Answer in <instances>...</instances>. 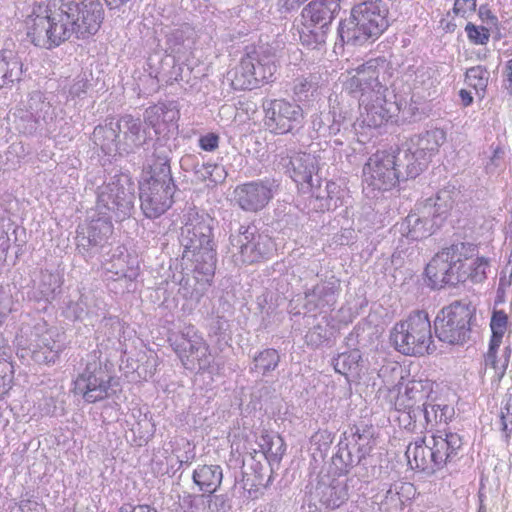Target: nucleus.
Wrapping results in <instances>:
<instances>
[{
  "instance_id": "nucleus-1",
  "label": "nucleus",
  "mask_w": 512,
  "mask_h": 512,
  "mask_svg": "<svg viewBox=\"0 0 512 512\" xmlns=\"http://www.w3.org/2000/svg\"><path fill=\"white\" fill-rule=\"evenodd\" d=\"M100 0H60L57 10L46 15H31L27 21V38L35 46L52 49L71 36L86 39L96 34L103 21Z\"/></svg>"
},
{
  "instance_id": "nucleus-2",
  "label": "nucleus",
  "mask_w": 512,
  "mask_h": 512,
  "mask_svg": "<svg viewBox=\"0 0 512 512\" xmlns=\"http://www.w3.org/2000/svg\"><path fill=\"white\" fill-rule=\"evenodd\" d=\"M384 68L385 61L369 60L347 82V89L359 97V104L365 109L363 122L369 127L382 126L402 110V101L379 80Z\"/></svg>"
},
{
  "instance_id": "nucleus-3",
  "label": "nucleus",
  "mask_w": 512,
  "mask_h": 512,
  "mask_svg": "<svg viewBox=\"0 0 512 512\" xmlns=\"http://www.w3.org/2000/svg\"><path fill=\"white\" fill-rule=\"evenodd\" d=\"M214 219L208 214L196 213L181 228L179 237L183 247V258L194 262V270L206 277H212L216 269V252L213 243Z\"/></svg>"
},
{
  "instance_id": "nucleus-4",
  "label": "nucleus",
  "mask_w": 512,
  "mask_h": 512,
  "mask_svg": "<svg viewBox=\"0 0 512 512\" xmlns=\"http://www.w3.org/2000/svg\"><path fill=\"white\" fill-rule=\"evenodd\" d=\"M388 13L383 0H367L354 6L350 17L338 27L341 41L354 46L374 42L389 26Z\"/></svg>"
},
{
  "instance_id": "nucleus-5",
  "label": "nucleus",
  "mask_w": 512,
  "mask_h": 512,
  "mask_svg": "<svg viewBox=\"0 0 512 512\" xmlns=\"http://www.w3.org/2000/svg\"><path fill=\"white\" fill-rule=\"evenodd\" d=\"M476 254L477 246L468 242H457L443 248L425 268L428 286L432 289H441L466 282L467 261Z\"/></svg>"
},
{
  "instance_id": "nucleus-6",
  "label": "nucleus",
  "mask_w": 512,
  "mask_h": 512,
  "mask_svg": "<svg viewBox=\"0 0 512 512\" xmlns=\"http://www.w3.org/2000/svg\"><path fill=\"white\" fill-rule=\"evenodd\" d=\"M135 183L124 173L112 176L96 190V211L99 215L115 221L132 216L135 209Z\"/></svg>"
},
{
  "instance_id": "nucleus-7",
  "label": "nucleus",
  "mask_w": 512,
  "mask_h": 512,
  "mask_svg": "<svg viewBox=\"0 0 512 512\" xmlns=\"http://www.w3.org/2000/svg\"><path fill=\"white\" fill-rule=\"evenodd\" d=\"M100 357V351L94 350L88 354L85 369L74 381L75 394L91 404L112 397L119 386L113 372Z\"/></svg>"
},
{
  "instance_id": "nucleus-8",
  "label": "nucleus",
  "mask_w": 512,
  "mask_h": 512,
  "mask_svg": "<svg viewBox=\"0 0 512 512\" xmlns=\"http://www.w3.org/2000/svg\"><path fill=\"white\" fill-rule=\"evenodd\" d=\"M394 348L408 356H423L430 352L432 330L428 314L416 311L403 321L396 323L390 332Z\"/></svg>"
},
{
  "instance_id": "nucleus-9",
  "label": "nucleus",
  "mask_w": 512,
  "mask_h": 512,
  "mask_svg": "<svg viewBox=\"0 0 512 512\" xmlns=\"http://www.w3.org/2000/svg\"><path fill=\"white\" fill-rule=\"evenodd\" d=\"M475 308L468 303L454 301L442 308L434 320L436 337L450 345H464L471 337V321Z\"/></svg>"
},
{
  "instance_id": "nucleus-10",
  "label": "nucleus",
  "mask_w": 512,
  "mask_h": 512,
  "mask_svg": "<svg viewBox=\"0 0 512 512\" xmlns=\"http://www.w3.org/2000/svg\"><path fill=\"white\" fill-rule=\"evenodd\" d=\"M350 438L347 437V432L343 434L337 447L338 450L332 457V462L341 474H347L349 471L357 466L358 470L356 475L362 479H368L374 476L375 467L371 465V473L368 471L369 461L367 456L370 454L372 447L368 443H360L365 438L359 432V429H350Z\"/></svg>"
},
{
  "instance_id": "nucleus-11",
  "label": "nucleus",
  "mask_w": 512,
  "mask_h": 512,
  "mask_svg": "<svg viewBox=\"0 0 512 512\" xmlns=\"http://www.w3.org/2000/svg\"><path fill=\"white\" fill-rule=\"evenodd\" d=\"M277 70L275 55L260 48L243 57L235 68L231 84L236 90H252L268 82Z\"/></svg>"
},
{
  "instance_id": "nucleus-12",
  "label": "nucleus",
  "mask_w": 512,
  "mask_h": 512,
  "mask_svg": "<svg viewBox=\"0 0 512 512\" xmlns=\"http://www.w3.org/2000/svg\"><path fill=\"white\" fill-rule=\"evenodd\" d=\"M140 208L149 219L164 214L173 204L176 185L172 175L155 174L139 185Z\"/></svg>"
},
{
  "instance_id": "nucleus-13",
  "label": "nucleus",
  "mask_w": 512,
  "mask_h": 512,
  "mask_svg": "<svg viewBox=\"0 0 512 512\" xmlns=\"http://www.w3.org/2000/svg\"><path fill=\"white\" fill-rule=\"evenodd\" d=\"M230 243L237 252L233 253L238 264H254L270 258L275 248L267 234L260 233L256 226H240L237 234L230 236Z\"/></svg>"
},
{
  "instance_id": "nucleus-14",
  "label": "nucleus",
  "mask_w": 512,
  "mask_h": 512,
  "mask_svg": "<svg viewBox=\"0 0 512 512\" xmlns=\"http://www.w3.org/2000/svg\"><path fill=\"white\" fill-rule=\"evenodd\" d=\"M264 125L274 134H287L301 127L303 109L284 99H265L262 103Z\"/></svg>"
},
{
  "instance_id": "nucleus-15",
  "label": "nucleus",
  "mask_w": 512,
  "mask_h": 512,
  "mask_svg": "<svg viewBox=\"0 0 512 512\" xmlns=\"http://www.w3.org/2000/svg\"><path fill=\"white\" fill-rule=\"evenodd\" d=\"M31 337V343L28 348L22 349L21 357L30 355L38 364H55L65 349L63 334L55 328L44 329L43 326H37Z\"/></svg>"
},
{
  "instance_id": "nucleus-16",
  "label": "nucleus",
  "mask_w": 512,
  "mask_h": 512,
  "mask_svg": "<svg viewBox=\"0 0 512 512\" xmlns=\"http://www.w3.org/2000/svg\"><path fill=\"white\" fill-rule=\"evenodd\" d=\"M279 183L275 179L265 178L249 181L235 187V203L240 209L249 213L263 210L273 199Z\"/></svg>"
},
{
  "instance_id": "nucleus-17",
  "label": "nucleus",
  "mask_w": 512,
  "mask_h": 512,
  "mask_svg": "<svg viewBox=\"0 0 512 512\" xmlns=\"http://www.w3.org/2000/svg\"><path fill=\"white\" fill-rule=\"evenodd\" d=\"M363 182L373 190L387 191L400 182L392 154L377 152L363 168Z\"/></svg>"
},
{
  "instance_id": "nucleus-18",
  "label": "nucleus",
  "mask_w": 512,
  "mask_h": 512,
  "mask_svg": "<svg viewBox=\"0 0 512 512\" xmlns=\"http://www.w3.org/2000/svg\"><path fill=\"white\" fill-rule=\"evenodd\" d=\"M113 233L112 220L99 217L93 219L86 229L77 231L76 246L82 256H93L102 249Z\"/></svg>"
},
{
  "instance_id": "nucleus-19",
  "label": "nucleus",
  "mask_w": 512,
  "mask_h": 512,
  "mask_svg": "<svg viewBox=\"0 0 512 512\" xmlns=\"http://www.w3.org/2000/svg\"><path fill=\"white\" fill-rule=\"evenodd\" d=\"M319 160L316 155L306 152H293L281 156L278 167L283 169L295 183L312 188L313 175L317 172Z\"/></svg>"
},
{
  "instance_id": "nucleus-20",
  "label": "nucleus",
  "mask_w": 512,
  "mask_h": 512,
  "mask_svg": "<svg viewBox=\"0 0 512 512\" xmlns=\"http://www.w3.org/2000/svg\"><path fill=\"white\" fill-rule=\"evenodd\" d=\"M340 290V280L335 276L322 280L304 292V307L308 312L334 309Z\"/></svg>"
},
{
  "instance_id": "nucleus-21",
  "label": "nucleus",
  "mask_w": 512,
  "mask_h": 512,
  "mask_svg": "<svg viewBox=\"0 0 512 512\" xmlns=\"http://www.w3.org/2000/svg\"><path fill=\"white\" fill-rule=\"evenodd\" d=\"M439 226L440 222L431 214H424V207L419 204L417 212L410 213L400 224H397L396 230L407 239L417 241L432 235Z\"/></svg>"
},
{
  "instance_id": "nucleus-22",
  "label": "nucleus",
  "mask_w": 512,
  "mask_h": 512,
  "mask_svg": "<svg viewBox=\"0 0 512 512\" xmlns=\"http://www.w3.org/2000/svg\"><path fill=\"white\" fill-rule=\"evenodd\" d=\"M397 174H399L400 181L408 179H415L427 167V158L420 157L410 146L405 142L401 144L396 151L391 152Z\"/></svg>"
},
{
  "instance_id": "nucleus-23",
  "label": "nucleus",
  "mask_w": 512,
  "mask_h": 512,
  "mask_svg": "<svg viewBox=\"0 0 512 512\" xmlns=\"http://www.w3.org/2000/svg\"><path fill=\"white\" fill-rule=\"evenodd\" d=\"M340 11L339 0H313L301 12L304 21L327 30Z\"/></svg>"
},
{
  "instance_id": "nucleus-24",
  "label": "nucleus",
  "mask_w": 512,
  "mask_h": 512,
  "mask_svg": "<svg viewBox=\"0 0 512 512\" xmlns=\"http://www.w3.org/2000/svg\"><path fill=\"white\" fill-rule=\"evenodd\" d=\"M462 445L461 436L454 432H445L443 435L433 436L432 450L434 451V456L432 458L439 469L458 458Z\"/></svg>"
},
{
  "instance_id": "nucleus-25",
  "label": "nucleus",
  "mask_w": 512,
  "mask_h": 512,
  "mask_svg": "<svg viewBox=\"0 0 512 512\" xmlns=\"http://www.w3.org/2000/svg\"><path fill=\"white\" fill-rule=\"evenodd\" d=\"M459 197L460 190L454 185H447L440 189L434 198H428L420 204L424 207V214H431L441 223Z\"/></svg>"
},
{
  "instance_id": "nucleus-26",
  "label": "nucleus",
  "mask_w": 512,
  "mask_h": 512,
  "mask_svg": "<svg viewBox=\"0 0 512 512\" xmlns=\"http://www.w3.org/2000/svg\"><path fill=\"white\" fill-rule=\"evenodd\" d=\"M117 129L123 134L121 151L131 153L141 147L146 141V130L139 118L124 115L117 120Z\"/></svg>"
},
{
  "instance_id": "nucleus-27",
  "label": "nucleus",
  "mask_w": 512,
  "mask_h": 512,
  "mask_svg": "<svg viewBox=\"0 0 512 512\" xmlns=\"http://www.w3.org/2000/svg\"><path fill=\"white\" fill-rule=\"evenodd\" d=\"M446 136L443 130L434 129L414 135L405 143L420 157L427 158L430 163L432 157L439 151V147L445 142Z\"/></svg>"
},
{
  "instance_id": "nucleus-28",
  "label": "nucleus",
  "mask_w": 512,
  "mask_h": 512,
  "mask_svg": "<svg viewBox=\"0 0 512 512\" xmlns=\"http://www.w3.org/2000/svg\"><path fill=\"white\" fill-rule=\"evenodd\" d=\"M405 455L412 468L428 472L439 470L435 460L432 458L434 456L432 446L425 445L424 439L410 443L407 446Z\"/></svg>"
},
{
  "instance_id": "nucleus-29",
  "label": "nucleus",
  "mask_w": 512,
  "mask_h": 512,
  "mask_svg": "<svg viewBox=\"0 0 512 512\" xmlns=\"http://www.w3.org/2000/svg\"><path fill=\"white\" fill-rule=\"evenodd\" d=\"M28 108L31 113L29 115L31 119L27 121V125H20V129L24 133H33L41 120L46 122L48 119L51 120L53 118L52 106L43 99V95L40 92H34L30 96ZM21 124H24V121Z\"/></svg>"
},
{
  "instance_id": "nucleus-30",
  "label": "nucleus",
  "mask_w": 512,
  "mask_h": 512,
  "mask_svg": "<svg viewBox=\"0 0 512 512\" xmlns=\"http://www.w3.org/2000/svg\"><path fill=\"white\" fill-rule=\"evenodd\" d=\"M23 63L16 52L0 51V89L12 86L21 80Z\"/></svg>"
},
{
  "instance_id": "nucleus-31",
  "label": "nucleus",
  "mask_w": 512,
  "mask_h": 512,
  "mask_svg": "<svg viewBox=\"0 0 512 512\" xmlns=\"http://www.w3.org/2000/svg\"><path fill=\"white\" fill-rule=\"evenodd\" d=\"M93 140L94 143L100 146L101 150L107 155H111L116 152H123L121 151L122 142L119 130L117 129V121H110L103 126L100 125L95 127L93 131Z\"/></svg>"
},
{
  "instance_id": "nucleus-32",
  "label": "nucleus",
  "mask_w": 512,
  "mask_h": 512,
  "mask_svg": "<svg viewBox=\"0 0 512 512\" xmlns=\"http://www.w3.org/2000/svg\"><path fill=\"white\" fill-rule=\"evenodd\" d=\"M317 496L322 505L328 509H336L349 498L348 487L345 483L333 480L330 484H319L316 488Z\"/></svg>"
},
{
  "instance_id": "nucleus-33",
  "label": "nucleus",
  "mask_w": 512,
  "mask_h": 512,
  "mask_svg": "<svg viewBox=\"0 0 512 512\" xmlns=\"http://www.w3.org/2000/svg\"><path fill=\"white\" fill-rule=\"evenodd\" d=\"M193 482L204 493L213 494L220 487L223 479L222 468L219 465H202L194 470Z\"/></svg>"
},
{
  "instance_id": "nucleus-34",
  "label": "nucleus",
  "mask_w": 512,
  "mask_h": 512,
  "mask_svg": "<svg viewBox=\"0 0 512 512\" xmlns=\"http://www.w3.org/2000/svg\"><path fill=\"white\" fill-rule=\"evenodd\" d=\"M430 386L421 380L409 381L405 391L399 394L395 401V408H413V405L427 402Z\"/></svg>"
},
{
  "instance_id": "nucleus-35",
  "label": "nucleus",
  "mask_w": 512,
  "mask_h": 512,
  "mask_svg": "<svg viewBox=\"0 0 512 512\" xmlns=\"http://www.w3.org/2000/svg\"><path fill=\"white\" fill-rule=\"evenodd\" d=\"M170 155L171 149L166 145L165 141L157 139L153 144L152 154L147 159L151 175H171Z\"/></svg>"
},
{
  "instance_id": "nucleus-36",
  "label": "nucleus",
  "mask_w": 512,
  "mask_h": 512,
  "mask_svg": "<svg viewBox=\"0 0 512 512\" xmlns=\"http://www.w3.org/2000/svg\"><path fill=\"white\" fill-rule=\"evenodd\" d=\"M279 362L280 355L277 350L272 348L264 349L253 357L250 372L260 373L266 376L278 367Z\"/></svg>"
},
{
  "instance_id": "nucleus-37",
  "label": "nucleus",
  "mask_w": 512,
  "mask_h": 512,
  "mask_svg": "<svg viewBox=\"0 0 512 512\" xmlns=\"http://www.w3.org/2000/svg\"><path fill=\"white\" fill-rule=\"evenodd\" d=\"M192 35L193 30L187 24L173 29L167 34V51L174 55L183 54L187 50V42Z\"/></svg>"
},
{
  "instance_id": "nucleus-38",
  "label": "nucleus",
  "mask_w": 512,
  "mask_h": 512,
  "mask_svg": "<svg viewBox=\"0 0 512 512\" xmlns=\"http://www.w3.org/2000/svg\"><path fill=\"white\" fill-rule=\"evenodd\" d=\"M303 26L304 28L300 31L302 45L312 50H320L326 42V29L311 25L306 21Z\"/></svg>"
},
{
  "instance_id": "nucleus-39",
  "label": "nucleus",
  "mask_w": 512,
  "mask_h": 512,
  "mask_svg": "<svg viewBox=\"0 0 512 512\" xmlns=\"http://www.w3.org/2000/svg\"><path fill=\"white\" fill-rule=\"evenodd\" d=\"M202 340L203 338L197 335L193 329H188L186 333H183L181 340L176 342L175 352L184 367L186 359H192V356H194L195 353V348L198 347V341Z\"/></svg>"
},
{
  "instance_id": "nucleus-40",
  "label": "nucleus",
  "mask_w": 512,
  "mask_h": 512,
  "mask_svg": "<svg viewBox=\"0 0 512 512\" xmlns=\"http://www.w3.org/2000/svg\"><path fill=\"white\" fill-rule=\"evenodd\" d=\"M490 78L489 71L481 65L468 68L465 73L466 83L476 90L481 97L484 96Z\"/></svg>"
},
{
  "instance_id": "nucleus-41",
  "label": "nucleus",
  "mask_w": 512,
  "mask_h": 512,
  "mask_svg": "<svg viewBox=\"0 0 512 512\" xmlns=\"http://www.w3.org/2000/svg\"><path fill=\"white\" fill-rule=\"evenodd\" d=\"M339 186L334 182H326L324 193L319 192L316 199L320 202L318 206L321 210H334L342 204L339 195Z\"/></svg>"
},
{
  "instance_id": "nucleus-42",
  "label": "nucleus",
  "mask_w": 512,
  "mask_h": 512,
  "mask_svg": "<svg viewBox=\"0 0 512 512\" xmlns=\"http://www.w3.org/2000/svg\"><path fill=\"white\" fill-rule=\"evenodd\" d=\"M360 360L361 355L359 350L344 352L339 354L335 359L334 367L338 373L346 375L348 373L357 372Z\"/></svg>"
},
{
  "instance_id": "nucleus-43",
  "label": "nucleus",
  "mask_w": 512,
  "mask_h": 512,
  "mask_svg": "<svg viewBox=\"0 0 512 512\" xmlns=\"http://www.w3.org/2000/svg\"><path fill=\"white\" fill-rule=\"evenodd\" d=\"M59 288L60 284L57 275L48 271L41 273L40 282L38 285L40 299L51 301L54 298L57 289Z\"/></svg>"
},
{
  "instance_id": "nucleus-44",
  "label": "nucleus",
  "mask_w": 512,
  "mask_h": 512,
  "mask_svg": "<svg viewBox=\"0 0 512 512\" xmlns=\"http://www.w3.org/2000/svg\"><path fill=\"white\" fill-rule=\"evenodd\" d=\"M317 89V83L312 77H299L294 80L293 92L298 101H309Z\"/></svg>"
},
{
  "instance_id": "nucleus-45",
  "label": "nucleus",
  "mask_w": 512,
  "mask_h": 512,
  "mask_svg": "<svg viewBox=\"0 0 512 512\" xmlns=\"http://www.w3.org/2000/svg\"><path fill=\"white\" fill-rule=\"evenodd\" d=\"M210 354L209 347L204 340L198 341V347L195 348L194 356L192 359H186L185 368L195 369L196 366L199 369L206 368L210 365Z\"/></svg>"
},
{
  "instance_id": "nucleus-46",
  "label": "nucleus",
  "mask_w": 512,
  "mask_h": 512,
  "mask_svg": "<svg viewBox=\"0 0 512 512\" xmlns=\"http://www.w3.org/2000/svg\"><path fill=\"white\" fill-rule=\"evenodd\" d=\"M488 267V260L484 257L472 258L467 261L466 271L467 280H471L473 283H481L486 279V269Z\"/></svg>"
},
{
  "instance_id": "nucleus-47",
  "label": "nucleus",
  "mask_w": 512,
  "mask_h": 512,
  "mask_svg": "<svg viewBox=\"0 0 512 512\" xmlns=\"http://www.w3.org/2000/svg\"><path fill=\"white\" fill-rule=\"evenodd\" d=\"M207 493H186L181 499V507L184 512H206Z\"/></svg>"
},
{
  "instance_id": "nucleus-48",
  "label": "nucleus",
  "mask_w": 512,
  "mask_h": 512,
  "mask_svg": "<svg viewBox=\"0 0 512 512\" xmlns=\"http://www.w3.org/2000/svg\"><path fill=\"white\" fill-rule=\"evenodd\" d=\"M103 329L108 343H110L113 348H117V346L121 345L122 325L118 318L110 317L105 319Z\"/></svg>"
},
{
  "instance_id": "nucleus-49",
  "label": "nucleus",
  "mask_w": 512,
  "mask_h": 512,
  "mask_svg": "<svg viewBox=\"0 0 512 512\" xmlns=\"http://www.w3.org/2000/svg\"><path fill=\"white\" fill-rule=\"evenodd\" d=\"M427 402L422 404L413 405V408H396L398 412H401V416L399 420L407 421L405 424V428L407 429H415L416 422L419 420L421 416L424 417V410H426Z\"/></svg>"
},
{
  "instance_id": "nucleus-50",
  "label": "nucleus",
  "mask_w": 512,
  "mask_h": 512,
  "mask_svg": "<svg viewBox=\"0 0 512 512\" xmlns=\"http://www.w3.org/2000/svg\"><path fill=\"white\" fill-rule=\"evenodd\" d=\"M465 32L469 41L475 45H486L490 39V30L485 26H477L468 22L465 26Z\"/></svg>"
},
{
  "instance_id": "nucleus-51",
  "label": "nucleus",
  "mask_w": 512,
  "mask_h": 512,
  "mask_svg": "<svg viewBox=\"0 0 512 512\" xmlns=\"http://www.w3.org/2000/svg\"><path fill=\"white\" fill-rule=\"evenodd\" d=\"M320 115H323V114L321 113ZM325 115H326L325 117H323V116H316V117H314V119H313V128L316 131L325 130L326 129L324 127L325 121L332 120L333 124L330 125L327 129H328L330 134H336L340 130V125L341 124H340V120H337L335 116L336 115H341V113H337L336 110L333 109L332 111H329Z\"/></svg>"
},
{
  "instance_id": "nucleus-52",
  "label": "nucleus",
  "mask_w": 512,
  "mask_h": 512,
  "mask_svg": "<svg viewBox=\"0 0 512 512\" xmlns=\"http://www.w3.org/2000/svg\"><path fill=\"white\" fill-rule=\"evenodd\" d=\"M13 374L11 359L0 361V398L11 389Z\"/></svg>"
},
{
  "instance_id": "nucleus-53",
  "label": "nucleus",
  "mask_w": 512,
  "mask_h": 512,
  "mask_svg": "<svg viewBox=\"0 0 512 512\" xmlns=\"http://www.w3.org/2000/svg\"><path fill=\"white\" fill-rule=\"evenodd\" d=\"M230 508L226 495L207 493L206 512H228Z\"/></svg>"
},
{
  "instance_id": "nucleus-54",
  "label": "nucleus",
  "mask_w": 512,
  "mask_h": 512,
  "mask_svg": "<svg viewBox=\"0 0 512 512\" xmlns=\"http://www.w3.org/2000/svg\"><path fill=\"white\" fill-rule=\"evenodd\" d=\"M501 341L499 340V336H492L489 342V348L487 353L485 354V366H490L494 370H501V365L499 366L498 363L500 362L497 359V351L500 347Z\"/></svg>"
},
{
  "instance_id": "nucleus-55",
  "label": "nucleus",
  "mask_w": 512,
  "mask_h": 512,
  "mask_svg": "<svg viewBox=\"0 0 512 512\" xmlns=\"http://www.w3.org/2000/svg\"><path fill=\"white\" fill-rule=\"evenodd\" d=\"M163 107L161 103L148 107L144 112V121L152 128L157 130L162 122Z\"/></svg>"
},
{
  "instance_id": "nucleus-56",
  "label": "nucleus",
  "mask_w": 512,
  "mask_h": 512,
  "mask_svg": "<svg viewBox=\"0 0 512 512\" xmlns=\"http://www.w3.org/2000/svg\"><path fill=\"white\" fill-rule=\"evenodd\" d=\"M283 440L281 437H276L275 440H271L270 443L266 442L265 457L272 461H280L284 454Z\"/></svg>"
},
{
  "instance_id": "nucleus-57",
  "label": "nucleus",
  "mask_w": 512,
  "mask_h": 512,
  "mask_svg": "<svg viewBox=\"0 0 512 512\" xmlns=\"http://www.w3.org/2000/svg\"><path fill=\"white\" fill-rule=\"evenodd\" d=\"M507 324V316L503 311H494L490 326L492 329V336H499V340H502L504 330Z\"/></svg>"
},
{
  "instance_id": "nucleus-58",
  "label": "nucleus",
  "mask_w": 512,
  "mask_h": 512,
  "mask_svg": "<svg viewBox=\"0 0 512 512\" xmlns=\"http://www.w3.org/2000/svg\"><path fill=\"white\" fill-rule=\"evenodd\" d=\"M500 418L501 430L505 441L508 442L512 434V413H510L509 407H505L501 410Z\"/></svg>"
},
{
  "instance_id": "nucleus-59",
  "label": "nucleus",
  "mask_w": 512,
  "mask_h": 512,
  "mask_svg": "<svg viewBox=\"0 0 512 512\" xmlns=\"http://www.w3.org/2000/svg\"><path fill=\"white\" fill-rule=\"evenodd\" d=\"M163 107L162 122L166 125H174L179 119V111L173 105V103L165 104L161 103Z\"/></svg>"
},
{
  "instance_id": "nucleus-60",
  "label": "nucleus",
  "mask_w": 512,
  "mask_h": 512,
  "mask_svg": "<svg viewBox=\"0 0 512 512\" xmlns=\"http://www.w3.org/2000/svg\"><path fill=\"white\" fill-rule=\"evenodd\" d=\"M219 136L215 133H208L199 138V146L204 151L212 152L218 148Z\"/></svg>"
},
{
  "instance_id": "nucleus-61",
  "label": "nucleus",
  "mask_w": 512,
  "mask_h": 512,
  "mask_svg": "<svg viewBox=\"0 0 512 512\" xmlns=\"http://www.w3.org/2000/svg\"><path fill=\"white\" fill-rule=\"evenodd\" d=\"M307 0H276V7L280 14H288L297 10Z\"/></svg>"
},
{
  "instance_id": "nucleus-62",
  "label": "nucleus",
  "mask_w": 512,
  "mask_h": 512,
  "mask_svg": "<svg viewBox=\"0 0 512 512\" xmlns=\"http://www.w3.org/2000/svg\"><path fill=\"white\" fill-rule=\"evenodd\" d=\"M478 16L480 20L486 23L490 27H497L498 18L493 12L490 10L489 6L481 5L478 9Z\"/></svg>"
},
{
  "instance_id": "nucleus-63",
  "label": "nucleus",
  "mask_w": 512,
  "mask_h": 512,
  "mask_svg": "<svg viewBox=\"0 0 512 512\" xmlns=\"http://www.w3.org/2000/svg\"><path fill=\"white\" fill-rule=\"evenodd\" d=\"M88 86V81L84 77L78 76L70 86L69 94L72 97H80L86 93Z\"/></svg>"
},
{
  "instance_id": "nucleus-64",
  "label": "nucleus",
  "mask_w": 512,
  "mask_h": 512,
  "mask_svg": "<svg viewBox=\"0 0 512 512\" xmlns=\"http://www.w3.org/2000/svg\"><path fill=\"white\" fill-rule=\"evenodd\" d=\"M453 11L464 16L467 12L476 11V0H455Z\"/></svg>"
}]
</instances>
